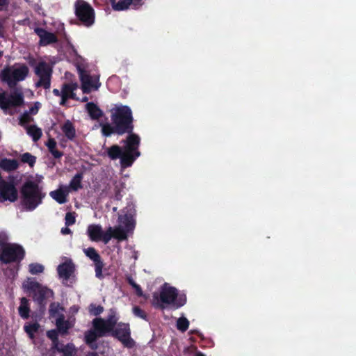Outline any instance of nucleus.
<instances>
[{"instance_id": "obj_40", "label": "nucleus", "mask_w": 356, "mask_h": 356, "mask_svg": "<svg viewBox=\"0 0 356 356\" xmlns=\"http://www.w3.org/2000/svg\"><path fill=\"white\" fill-rule=\"evenodd\" d=\"M114 131L116 132L115 127L113 128L110 124H104L102 127V132L105 136H110Z\"/></svg>"}, {"instance_id": "obj_45", "label": "nucleus", "mask_w": 356, "mask_h": 356, "mask_svg": "<svg viewBox=\"0 0 356 356\" xmlns=\"http://www.w3.org/2000/svg\"><path fill=\"white\" fill-rule=\"evenodd\" d=\"M47 334L48 337L53 341H55L57 339V332L54 330L48 331Z\"/></svg>"}, {"instance_id": "obj_8", "label": "nucleus", "mask_w": 356, "mask_h": 356, "mask_svg": "<svg viewBox=\"0 0 356 356\" xmlns=\"http://www.w3.org/2000/svg\"><path fill=\"white\" fill-rule=\"evenodd\" d=\"M24 256V250L22 246L10 243L0 249V260L4 263L19 261Z\"/></svg>"}, {"instance_id": "obj_14", "label": "nucleus", "mask_w": 356, "mask_h": 356, "mask_svg": "<svg viewBox=\"0 0 356 356\" xmlns=\"http://www.w3.org/2000/svg\"><path fill=\"white\" fill-rule=\"evenodd\" d=\"M79 76L83 93H89L92 90H96L99 88L100 83L97 76H92L81 70H79Z\"/></svg>"}, {"instance_id": "obj_50", "label": "nucleus", "mask_w": 356, "mask_h": 356, "mask_svg": "<svg viewBox=\"0 0 356 356\" xmlns=\"http://www.w3.org/2000/svg\"><path fill=\"white\" fill-rule=\"evenodd\" d=\"M88 100V98L87 97H84L83 99H82V102H86Z\"/></svg>"}, {"instance_id": "obj_16", "label": "nucleus", "mask_w": 356, "mask_h": 356, "mask_svg": "<svg viewBox=\"0 0 356 356\" xmlns=\"http://www.w3.org/2000/svg\"><path fill=\"white\" fill-rule=\"evenodd\" d=\"M85 254L95 263V274L97 277L102 276L103 263L100 259L99 254L95 248H88L83 250Z\"/></svg>"}, {"instance_id": "obj_38", "label": "nucleus", "mask_w": 356, "mask_h": 356, "mask_svg": "<svg viewBox=\"0 0 356 356\" xmlns=\"http://www.w3.org/2000/svg\"><path fill=\"white\" fill-rule=\"evenodd\" d=\"M75 213L72 212H68L65 215V225L67 226L72 225L75 223Z\"/></svg>"}, {"instance_id": "obj_28", "label": "nucleus", "mask_w": 356, "mask_h": 356, "mask_svg": "<svg viewBox=\"0 0 356 356\" xmlns=\"http://www.w3.org/2000/svg\"><path fill=\"white\" fill-rule=\"evenodd\" d=\"M64 318H57L56 319V327L60 332L66 333L67 330L72 326L71 323L64 321Z\"/></svg>"}, {"instance_id": "obj_20", "label": "nucleus", "mask_w": 356, "mask_h": 356, "mask_svg": "<svg viewBox=\"0 0 356 356\" xmlns=\"http://www.w3.org/2000/svg\"><path fill=\"white\" fill-rule=\"evenodd\" d=\"M52 296L53 292L51 290L40 286L35 292L34 299L38 301L40 305H42L44 299L51 298Z\"/></svg>"}, {"instance_id": "obj_3", "label": "nucleus", "mask_w": 356, "mask_h": 356, "mask_svg": "<svg viewBox=\"0 0 356 356\" xmlns=\"http://www.w3.org/2000/svg\"><path fill=\"white\" fill-rule=\"evenodd\" d=\"M29 73V69L27 65L15 63L6 66L0 72V80L6 83L9 88H14L17 83L24 81Z\"/></svg>"}, {"instance_id": "obj_2", "label": "nucleus", "mask_w": 356, "mask_h": 356, "mask_svg": "<svg viewBox=\"0 0 356 356\" xmlns=\"http://www.w3.org/2000/svg\"><path fill=\"white\" fill-rule=\"evenodd\" d=\"M140 138L135 134H131L124 141L123 149L118 145H114L106 149V152L112 160L120 159L122 168L131 166L134 161L140 156L138 150Z\"/></svg>"}, {"instance_id": "obj_33", "label": "nucleus", "mask_w": 356, "mask_h": 356, "mask_svg": "<svg viewBox=\"0 0 356 356\" xmlns=\"http://www.w3.org/2000/svg\"><path fill=\"white\" fill-rule=\"evenodd\" d=\"M81 176L80 175H75L72 179L71 180L69 186V191L70 189L74 191H77L79 188L81 187Z\"/></svg>"}, {"instance_id": "obj_44", "label": "nucleus", "mask_w": 356, "mask_h": 356, "mask_svg": "<svg viewBox=\"0 0 356 356\" xmlns=\"http://www.w3.org/2000/svg\"><path fill=\"white\" fill-rule=\"evenodd\" d=\"M10 0H0V10H6L9 6Z\"/></svg>"}, {"instance_id": "obj_36", "label": "nucleus", "mask_w": 356, "mask_h": 356, "mask_svg": "<svg viewBox=\"0 0 356 356\" xmlns=\"http://www.w3.org/2000/svg\"><path fill=\"white\" fill-rule=\"evenodd\" d=\"M21 161L32 167L35 163L36 158L30 153L26 152L21 155Z\"/></svg>"}, {"instance_id": "obj_23", "label": "nucleus", "mask_w": 356, "mask_h": 356, "mask_svg": "<svg viewBox=\"0 0 356 356\" xmlns=\"http://www.w3.org/2000/svg\"><path fill=\"white\" fill-rule=\"evenodd\" d=\"M61 130L65 136L69 139L72 140L76 136V130L71 122L69 120L65 122L61 126Z\"/></svg>"}, {"instance_id": "obj_6", "label": "nucleus", "mask_w": 356, "mask_h": 356, "mask_svg": "<svg viewBox=\"0 0 356 356\" xmlns=\"http://www.w3.org/2000/svg\"><path fill=\"white\" fill-rule=\"evenodd\" d=\"M159 298L161 303L169 305L174 309L184 306L186 302V296L168 283H165L160 289Z\"/></svg>"}, {"instance_id": "obj_49", "label": "nucleus", "mask_w": 356, "mask_h": 356, "mask_svg": "<svg viewBox=\"0 0 356 356\" xmlns=\"http://www.w3.org/2000/svg\"><path fill=\"white\" fill-rule=\"evenodd\" d=\"M195 356H205L204 355H203L202 353H196Z\"/></svg>"}, {"instance_id": "obj_24", "label": "nucleus", "mask_w": 356, "mask_h": 356, "mask_svg": "<svg viewBox=\"0 0 356 356\" xmlns=\"http://www.w3.org/2000/svg\"><path fill=\"white\" fill-rule=\"evenodd\" d=\"M19 314L23 318H27L29 316V302L26 298H22L19 307Z\"/></svg>"}, {"instance_id": "obj_27", "label": "nucleus", "mask_w": 356, "mask_h": 356, "mask_svg": "<svg viewBox=\"0 0 356 356\" xmlns=\"http://www.w3.org/2000/svg\"><path fill=\"white\" fill-rule=\"evenodd\" d=\"M40 286V285L33 278H28L23 283V287L25 290L34 293Z\"/></svg>"}, {"instance_id": "obj_21", "label": "nucleus", "mask_w": 356, "mask_h": 356, "mask_svg": "<svg viewBox=\"0 0 356 356\" xmlns=\"http://www.w3.org/2000/svg\"><path fill=\"white\" fill-rule=\"evenodd\" d=\"M36 32L40 36V44L42 45H47L56 41L55 35L51 33H49L43 29H37Z\"/></svg>"}, {"instance_id": "obj_17", "label": "nucleus", "mask_w": 356, "mask_h": 356, "mask_svg": "<svg viewBox=\"0 0 356 356\" xmlns=\"http://www.w3.org/2000/svg\"><path fill=\"white\" fill-rule=\"evenodd\" d=\"M69 193V186L61 184L56 190L51 191L49 196L57 203L63 204L67 202Z\"/></svg>"}, {"instance_id": "obj_37", "label": "nucleus", "mask_w": 356, "mask_h": 356, "mask_svg": "<svg viewBox=\"0 0 356 356\" xmlns=\"http://www.w3.org/2000/svg\"><path fill=\"white\" fill-rule=\"evenodd\" d=\"M89 312L90 314L97 316L103 312V307L100 305H90L89 307Z\"/></svg>"}, {"instance_id": "obj_31", "label": "nucleus", "mask_w": 356, "mask_h": 356, "mask_svg": "<svg viewBox=\"0 0 356 356\" xmlns=\"http://www.w3.org/2000/svg\"><path fill=\"white\" fill-rule=\"evenodd\" d=\"M63 310V308L58 304L52 303L50 305V309H49L50 315L53 318H56V319L57 318H63V316L62 314Z\"/></svg>"}, {"instance_id": "obj_13", "label": "nucleus", "mask_w": 356, "mask_h": 356, "mask_svg": "<svg viewBox=\"0 0 356 356\" xmlns=\"http://www.w3.org/2000/svg\"><path fill=\"white\" fill-rule=\"evenodd\" d=\"M112 334L117 337L127 347H132L134 344V341L130 337V329L129 324L118 323L114 330H111Z\"/></svg>"}, {"instance_id": "obj_30", "label": "nucleus", "mask_w": 356, "mask_h": 356, "mask_svg": "<svg viewBox=\"0 0 356 356\" xmlns=\"http://www.w3.org/2000/svg\"><path fill=\"white\" fill-rule=\"evenodd\" d=\"M40 325L37 323H27L24 325V329L31 339L34 338V334L38 332Z\"/></svg>"}, {"instance_id": "obj_19", "label": "nucleus", "mask_w": 356, "mask_h": 356, "mask_svg": "<svg viewBox=\"0 0 356 356\" xmlns=\"http://www.w3.org/2000/svg\"><path fill=\"white\" fill-rule=\"evenodd\" d=\"M113 8L117 11L126 10L132 3L134 6L141 4L142 0H111Z\"/></svg>"}, {"instance_id": "obj_10", "label": "nucleus", "mask_w": 356, "mask_h": 356, "mask_svg": "<svg viewBox=\"0 0 356 356\" xmlns=\"http://www.w3.org/2000/svg\"><path fill=\"white\" fill-rule=\"evenodd\" d=\"M17 199V191L11 181L3 179L0 175V202H15Z\"/></svg>"}, {"instance_id": "obj_35", "label": "nucleus", "mask_w": 356, "mask_h": 356, "mask_svg": "<svg viewBox=\"0 0 356 356\" xmlns=\"http://www.w3.org/2000/svg\"><path fill=\"white\" fill-rule=\"evenodd\" d=\"M189 325L188 320L185 317H180L177 321V327L181 332H185Z\"/></svg>"}, {"instance_id": "obj_47", "label": "nucleus", "mask_w": 356, "mask_h": 356, "mask_svg": "<svg viewBox=\"0 0 356 356\" xmlns=\"http://www.w3.org/2000/svg\"><path fill=\"white\" fill-rule=\"evenodd\" d=\"M60 232L63 234H69L71 233V229L66 227L62 228Z\"/></svg>"}, {"instance_id": "obj_12", "label": "nucleus", "mask_w": 356, "mask_h": 356, "mask_svg": "<svg viewBox=\"0 0 356 356\" xmlns=\"http://www.w3.org/2000/svg\"><path fill=\"white\" fill-rule=\"evenodd\" d=\"M22 103L23 95L19 91H14L10 95L6 92L0 93V108L3 110L19 106Z\"/></svg>"}, {"instance_id": "obj_1", "label": "nucleus", "mask_w": 356, "mask_h": 356, "mask_svg": "<svg viewBox=\"0 0 356 356\" xmlns=\"http://www.w3.org/2000/svg\"><path fill=\"white\" fill-rule=\"evenodd\" d=\"M134 217V211L130 209L127 213L119 216L117 227H109L104 232L101 225L92 224L87 228V234L92 241H102L105 244H107L112 238L119 241L126 240L128 233L132 232L135 227Z\"/></svg>"}, {"instance_id": "obj_29", "label": "nucleus", "mask_w": 356, "mask_h": 356, "mask_svg": "<svg viewBox=\"0 0 356 356\" xmlns=\"http://www.w3.org/2000/svg\"><path fill=\"white\" fill-rule=\"evenodd\" d=\"M61 353L62 356H74L76 353V349L72 343H68L62 348H58Z\"/></svg>"}, {"instance_id": "obj_32", "label": "nucleus", "mask_w": 356, "mask_h": 356, "mask_svg": "<svg viewBox=\"0 0 356 356\" xmlns=\"http://www.w3.org/2000/svg\"><path fill=\"white\" fill-rule=\"evenodd\" d=\"M46 145L48 147L49 152L54 155V157H60L61 154L58 150H56V143L53 138H49L47 142Z\"/></svg>"}, {"instance_id": "obj_7", "label": "nucleus", "mask_w": 356, "mask_h": 356, "mask_svg": "<svg viewBox=\"0 0 356 356\" xmlns=\"http://www.w3.org/2000/svg\"><path fill=\"white\" fill-rule=\"evenodd\" d=\"M118 318L115 315H111L107 320L95 318L93 321L94 330H90L86 334V341L88 343H92L97 337H102L115 327Z\"/></svg>"}, {"instance_id": "obj_46", "label": "nucleus", "mask_w": 356, "mask_h": 356, "mask_svg": "<svg viewBox=\"0 0 356 356\" xmlns=\"http://www.w3.org/2000/svg\"><path fill=\"white\" fill-rule=\"evenodd\" d=\"M133 288L135 289V291L138 296H143V291L138 284H134Z\"/></svg>"}, {"instance_id": "obj_41", "label": "nucleus", "mask_w": 356, "mask_h": 356, "mask_svg": "<svg viewBox=\"0 0 356 356\" xmlns=\"http://www.w3.org/2000/svg\"><path fill=\"white\" fill-rule=\"evenodd\" d=\"M8 236L4 232H0V249H3L4 246L8 245Z\"/></svg>"}, {"instance_id": "obj_52", "label": "nucleus", "mask_w": 356, "mask_h": 356, "mask_svg": "<svg viewBox=\"0 0 356 356\" xmlns=\"http://www.w3.org/2000/svg\"><path fill=\"white\" fill-rule=\"evenodd\" d=\"M113 210L114 211H116L117 208H116V207H114V208L113 209Z\"/></svg>"}, {"instance_id": "obj_39", "label": "nucleus", "mask_w": 356, "mask_h": 356, "mask_svg": "<svg viewBox=\"0 0 356 356\" xmlns=\"http://www.w3.org/2000/svg\"><path fill=\"white\" fill-rule=\"evenodd\" d=\"M33 118L31 117V114L26 111L20 117V124L22 126H25L26 124L30 122Z\"/></svg>"}, {"instance_id": "obj_5", "label": "nucleus", "mask_w": 356, "mask_h": 356, "mask_svg": "<svg viewBox=\"0 0 356 356\" xmlns=\"http://www.w3.org/2000/svg\"><path fill=\"white\" fill-rule=\"evenodd\" d=\"M22 204L29 211L34 210L42 203L45 194L42 192V188L33 181H26L22 189Z\"/></svg>"}, {"instance_id": "obj_18", "label": "nucleus", "mask_w": 356, "mask_h": 356, "mask_svg": "<svg viewBox=\"0 0 356 356\" xmlns=\"http://www.w3.org/2000/svg\"><path fill=\"white\" fill-rule=\"evenodd\" d=\"M74 266L71 260H67L58 266L57 270L59 277L63 280H67L73 273Z\"/></svg>"}, {"instance_id": "obj_22", "label": "nucleus", "mask_w": 356, "mask_h": 356, "mask_svg": "<svg viewBox=\"0 0 356 356\" xmlns=\"http://www.w3.org/2000/svg\"><path fill=\"white\" fill-rule=\"evenodd\" d=\"M19 163L15 159H2L0 160V168L5 171H13L17 169Z\"/></svg>"}, {"instance_id": "obj_25", "label": "nucleus", "mask_w": 356, "mask_h": 356, "mask_svg": "<svg viewBox=\"0 0 356 356\" xmlns=\"http://www.w3.org/2000/svg\"><path fill=\"white\" fill-rule=\"evenodd\" d=\"M86 109L92 119H98L102 115V111L92 103L87 104Z\"/></svg>"}, {"instance_id": "obj_48", "label": "nucleus", "mask_w": 356, "mask_h": 356, "mask_svg": "<svg viewBox=\"0 0 356 356\" xmlns=\"http://www.w3.org/2000/svg\"><path fill=\"white\" fill-rule=\"evenodd\" d=\"M129 283L132 286V287H134V284H136V283L131 278L129 279Z\"/></svg>"}, {"instance_id": "obj_34", "label": "nucleus", "mask_w": 356, "mask_h": 356, "mask_svg": "<svg viewBox=\"0 0 356 356\" xmlns=\"http://www.w3.org/2000/svg\"><path fill=\"white\" fill-rule=\"evenodd\" d=\"M44 266L38 263H32L29 265V271L32 275L42 273L44 271Z\"/></svg>"}, {"instance_id": "obj_4", "label": "nucleus", "mask_w": 356, "mask_h": 356, "mask_svg": "<svg viewBox=\"0 0 356 356\" xmlns=\"http://www.w3.org/2000/svg\"><path fill=\"white\" fill-rule=\"evenodd\" d=\"M111 113L116 133L123 134L131 129L132 112L129 106L115 105Z\"/></svg>"}, {"instance_id": "obj_43", "label": "nucleus", "mask_w": 356, "mask_h": 356, "mask_svg": "<svg viewBox=\"0 0 356 356\" xmlns=\"http://www.w3.org/2000/svg\"><path fill=\"white\" fill-rule=\"evenodd\" d=\"M40 106V103L37 102L34 104L33 106H31L29 108V111L27 112L29 113L31 115H35L38 112Z\"/></svg>"}, {"instance_id": "obj_11", "label": "nucleus", "mask_w": 356, "mask_h": 356, "mask_svg": "<svg viewBox=\"0 0 356 356\" xmlns=\"http://www.w3.org/2000/svg\"><path fill=\"white\" fill-rule=\"evenodd\" d=\"M35 73L39 78L36 86H41L46 89L49 88L51 75V67L44 62H40L35 67Z\"/></svg>"}, {"instance_id": "obj_26", "label": "nucleus", "mask_w": 356, "mask_h": 356, "mask_svg": "<svg viewBox=\"0 0 356 356\" xmlns=\"http://www.w3.org/2000/svg\"><path fill=\"white\" fill-rule=\"evenodd\" d=\"M26 132L34 141L39 140L42 136V130L36 126L26 127Z\"/></svg>"}, {"instance_id": "obj_51", "label": "nucleus", "mask_w": 356, "mask_h": 356, "mask_svg": "<svg viewBox=\"0 0 356 356\" xmlns=\"http://www.w3.org/2000/svg\"><path fill=\"white\" fill-rule=\"evenodd\" d=\"M3 353H3V350H1V351H0V356H3Z\"/></svg>"}, {"instance_id": "obj_9", "label": "nucleus", "mask_w": 356, "mask_h": 356, "mask_svg": "<svg viewBox=\"0 0 356 356\" xmlns=\"http://www.w3.org/2000/svg\"><path fill=\"white\" fill-rule=\"evenodd\" d=\"M76 16L87 26L94 22V11L91 6L84 1L78 0L75 4Z\"/></svg>"}, {"instance_id": "obj_15", "label": "nucleus", "mask_w": 356, "mask_h": 356, "mask_svg": "<svg viewBox=\"0 0 356 356\" xmlns=\"http://www.w3.org/2000/svg\"><path fill=\"white\" fill-rule=\"evenodd\" d=\"M79 86L76 83H69L64 84L62 87V90L54 89L53 93L56 96L61 97V101L60 104L65 105L67 99L72 98L78 99L75 91L78 89Z\"/></svg>"}, {"instance_id": "obj_42", "label": "nucleus", "mask_w": 356, "mask_h": 356, "mask_svg": "<svg viewBox=\"0 0 356 356\" xmlns=\"http://www.w3.org/2000/svg\"><path fill=\"white\" fill-rule=\"evenodd\" d=\"M133 313L136 316H137L138 318H140L144 320L146 319L145 313L142 309H140L138 307H134L133 308Z\"/></svg>"}]
</instances>
